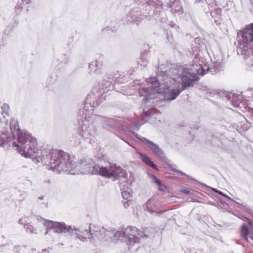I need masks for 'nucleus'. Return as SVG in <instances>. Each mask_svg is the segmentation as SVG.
Wrapping results in <instances>:
<instances>
[{"instance_id": "obj_32", "label": "nucleus", "mask_w": 253, "mask_h": 253, "mask_svg": "<svg viewBox=\"0 0 253 253\" xmlns=\"http://www.w3.org/2000/svg\"><path fill=\"white\" fill-rule=\"evenodd\" d=\"M73 45L72 42H69L64 46V48L66 49V53L71 54L72 53V48Z\"/></svg>"}, {"instance_id": "obj_43", "label": "nucleus", "mask_w": 253, "mask_h": 253, "mask_svg": "<svg viewBox=\"0 0 253 253\" xmlns=\"http://www.w3.org/2000/svg\"><path fill=\"white\" fill-rule=\"evenodd\" d=\"M245 108L249 112H251L252 114H253V108L250 107H248V106H246L245 107Z\"/></svg>"}, {"instance_id": "obj_59", "label": "nucleus", "mask_w": 253, "mask_h": 253, "mask_svg": "<svg viewBox=\"0 0 253 253\" xmlns=\"http://www.w3.org/2000/svg\"><path fill=\"white\" fill-rule=\"evenodd\" d=\"M46 251V249H44L42 250V251Z\"/></svg>"}, {"instance_id": "obj_48", "label": "nucleus", "mask_w": 253, "mask_h": 253, "mask_svg": "<svg viewBox=\"0 0 253 253\" xmlns=\"http://www.w3.org/2000/svg\"><path fill=\"white\" fill-rule=\"evenodd\" d=\"M47 82H48V84H50L51 83V77H49L47 79Z\"/></svg>"}, {"instance_id": "obj_14", "label": "nucleus", "mask_w": 253, "mask_h": 253, "mask_svg": "<svg viewBox=\"0 0 253 253\" xmlns=\"http://www.w3.org/2000/svg\"><path fill=\"white\" fill-rule=\"evenodd\" d=\"M145 15V11L143 10L142 13L140 8H132L126 15V19L128 22L138 25L142 22L144 18H146L149 20L153 18L152 17L147 18Z\"/></svg>"}, {"instance_id": "obj_16", "label": "nucleus", "mask_w": 253, "mask_h": 253, "mask_svg": "<svg viewBox=\"0 0 253 253\" xmlns=\"http://www.w3.org/2000/svg\"><path fill=\"white\" fill-rule=\"evenodd\" d=\"M91 224H90L89 226V234L90 237H88L90 241L92 244L94 243L93 241L95 238H97L98 240H104L106 237H110L111 234L115 231V230H106L103 227L101 228L98 227H95V230H91Z\"/></svg>"}, {"instance_id": "obj_21", "label": "nucleus", "mask_w": 253, "mask_h": 253, "mask_svg": "<svg viewBox=\"0 0 253 253\" xmlns=\"http://www.w3.org/2000/svg\"><path fill=\"white\" fill-rule=\"evenodd\" d=\"M117 117L114 118H108L106 120H104L102 123L103 126L105 129H108L109 128H114L117 125Z\"/></svg>"}, {"instance_id": "obj_44", "label": "nucleus", "mask_w": 253, "mask_h": 253, "mask_svg": "<svg viewBox=\"0 0 253 253\" xmlns=\"http://www.w3.org/2000/svg\"><path fill=\"white\" fill-rule=\"evenodd\" d=\"M181 192L184 194H190V191H189L187 189H182Z\"/></svg>"}, {"instance_id": "obj_53", "label": "nucleus", "mask_w": 253, "mask_h": 253, "mask_svg": "<svg viewBox=\"0 0 253 253\" xmlns=\"http://www.w3.org/2000/svg\"><path fill=\"white\" fill-rule=\"evenodd\" d=\"M57 70H59V71L62 72L63 69H61V67L60 68H57Z\"/></svg>"}, {"instance_id": "obj_13", "label": "nucleus", "mask_w": 253, "mask_h": 253, "mask_svg": "<svg viewBox=\"0 0 253 253\" xmlns=\"http://www.w3.org/2000/svg\"><path fill=\"white\" fill-rule=\"evenodd\" d=\"M130 133L133 136H135L141 142H144L147 147L161 159L166 158L165 154L163 150L161 149L157 144L148 140L145 137L139 136L138 134L134 131H131Z\"/></svg>"}, {"instance_id": "obj_5", "label": "nucleus", "mask_w": 253, "mask_h": 253, "mask_svg": "<svg viewBox=\"0 0 253 253\" xmlns=\"http://www.w3.org/2000/svg\"><path fill=\"white\" fill-rule=\"evenodd\" d=\"M142 231L138 230L136 227L128 226L123 232H116L113 237L116 240L126 242L129 246H132L135 243H138L140 239L136 236L137 234L143 238H150L152 236V229L149 228H142Z\"/></svg>"}, {"instance_id": "obj_42", "label": "nucleus", "mask_w": 253, "mask_h": 253, "mask_svg": "<svg viewBox=\"0 0 253 253\" xmlns=\"http://www.w3.org/2000/svg\"><path fill=\"white\" fill-rule=\"evenodd\" d=\"M248 223L250 227L253 229V221L251 219H248Z\"/></svg>"}, {"instance_id": "obj_22", "label": "nucleus", "mask_w": 253, "mask_h": 253, "mask_svg": "<svg viewBox=\"0 0 253 253\" xmlns=\"http://www.w3.org/2000/svg\"><path fill=\"white\" fill-rule=\"evenodd\" d=\"M140 156L143 162L154 169L158 170L157 166L151 160L149 157L142 153H140Z\"/></svg>"}, {"instance_id": "obj_10", "label": "nucleus", "mask_w": 253, "mask_h": 253, "mask_svg": "<svg viewBox=\"0 0 253 253\" xmlns=\"http://www.w3.org/2000/svg\"><path fill=\"white\" fill-rule=\"evenodd\" d=\"M138 5H144L143 10L145 11L147 18L152 17L156 20L161 21L164 15L163 2L160 0H133Z\"/></svg>"}, {"instance_id": "obj_49", "label": "nucleus", "mask_w": 253, "mask_h": 253, "mask_svg": "<svg viewBox=\"0 0 253 253\" xmlns=\"http://www.w3.org/2000/svg\"><path fill=\"white\" fill-rule=\"evenodd\" d=\"M249 236H250V238L253 240V234L250 233V234Z\"/></svg>"}, {"instance_id": "obj_51", "label": "nucleus", "mask_w": 253, "mask_h": 253, "mask_svg": "<svg viewBox=\"0 0 253 253\" xmlns=\"http://www.w3.org/2000/svg\"><path fill=\"white\" fill-rule=\"evenodd\" d=\"M44 196H40L39 198H38V199L39 200H43L44 199Z\"/></svg>"}, {"instance_id": "obj_25", "label": "nucleus", "mask_w": 253, "mask_h": 253, "mask_svg": "<svg viewBox=\"0 0 253 253\" xmlns=\"http://www.w3.org/2000/svg\"><path fill=\"white\" fill-rule=\"evenodd\" d=\"M31 0H18L15 6V12L18 14L23 8V6L25 4H28Z\"/></svg>"}, {"instance_id": "obj_1", "label": "nucleus", "mask_w": 253, "mask_h": 253, "mask_svg": "<svg viewBox=\"0 0 253 253\" xmlns=\"http://www.w3.org/2000/svg\"><path fill=\"white\" fill-rule=\"evenodd\" d=\"M200 79L194 72H191L188 70L183 68L182 70L180 80L182 88L179 89V83L173 84H166L160 82V85L158 86V90L155 87L152 83L150 82L148 87L141 88L139 89L138 93L140 96H143V100L146 105L149 104L151 106L158 101V95L164 96V100L170 102L176 98L182 90L188 87L193 86L194 83Z\"/></svg>"}, {"instance_id": "obj_45", "label": "nucleus", "mask_w": 253, "mask_h": 253, "mask_svg": "<svg viewBox=\"0 0 253 253\" xmlns=\"http://www.w3.org/2000/svg\"><path fill=\"white\" fill-rule=\"evenodd\" d=\"M218 201H219V203L223 205V206H225V205H227V204L225 202L223 201V200H222L221 199H218Z\"/></svg>"}, {"instance_id": "obj_3", "label": "nucleus", "mask_w": 253, "mask_h": 253, "mask_svg": "<svg viewBox=\"0 0 253 253\" xmlns=\"http://www.w3.org/2000/svg\"><path fill=\"white\" fill-rule=\"evenodd\" d=\"M5 126H6L5 122L0 120V146L4 147V145L14 139L17 136L18 143L17 144L15 142H12L13 147H17V150L20 153L26 152L28 156L31 155L34 153L36 150L35 147L36 144V139L29 132H23L20 130L17 120L12 119L10 121L9 126L11 136L8 134L7 130L2 131L1 129Z\"/></svg>"}, {"instance_id": "obj_60", "label": "nucleus", "mask_w": 253, "mask_h": 253, "mask_svg": "<svg viewBox=\"0 0 253 253\" xmlns=\"http://www.w3.org/2000/svg\"><path fill=\"white\" fill-rule=\"evenodd\" d=\"M171 26L173 27V26H174V25H173V24H172V25H171Z\"/></svg>"}, {"instance_id": "obj_47", "label": "nucleus", "mask_w": 253, "mask_h": 253, "mask_svg": "<svg viewBox=\"0 0 253 253\" xmlns=\"http://www.w3.org/2000/svg\"><path fill=\"white\" fill-rule=\"evenodd\" d=\"M18 223L20 224H23L25 225V223L23 222V219H19V220H18Z\"/></svg>"}, {"instance_id": "obj_34", "label": "nucleus", "mask_w": 253, "mask_h": 253, "mask_svg": "<svg viewBox=\"0 0 253 253\" xmlns=\"http://www.w3.org/2000/svg\"><path fill=\"white\" fill-rule=\"evenodd\" d=\"M175 3H176V4H178V5H177V9H172V11L173 12L178 13V14H182L183 12V8H182V6L180 4L179 1H176V2H175Z\"/></svg>"}, {"instance_id": "obj_36", "label": "nucleus", "mask_w": 253, "mask_h": 253, "mask_svg": "<svg viewBox=\"0 0 253 253\" xmlns=\"http://www.w3.org/2000/svg\"><path fill=\"white\" fill-rule=\"evenodd\" d=\"M1 109L3 110V111H4L5 113L7 114L8 113L9 106L8 104L4 103L1 107Z\"/></svg>"}, {"instance_id": "obj_19", "label": "nucleus", "mask_w": 253, "mask_h": 253, "mask_svg": "<svg viewBox=\"0 0 253 253\" xmlns=\"http://www.w3.org/2000/svg\"><path fill=\"white\" fill-rule=\"evenodd\" d=\"M103 63L101 61L94 60L88 65V68L91 73L100 74L102 72Z\"/></svg>"}, {"instance_id": "obj_23", "label": "nucleus", "mask_w": 253, "mask_h": 253, "mask_svg": "<svg viewBox=\"0 0 253 253\" xmlns=\"http://www.w3.org/2000/svg\"><path fill=\"white\" fill-rule=\"evenodd\" d=\"M147 52V50H143L141 52L140 59L138 61V64L143 67H145L147 65L148 60L146 58Z\"/></svg>"}, {"instance_id": "obj_29", "label": "nucleus", "mask_w": 253, "mask_h": 253, "mask_svg": "<svg viewBox=\"0 0 253 253\" xmlns=\"http://www.w3.org/2000/svg\"><path fill=\"white\" fill-rule=\"evenodd\" d=\"M24 228L27 232H29L31 234L37 233L36 229L33 225H30L29 223L25 224Z\"/></svg>"}, {"instance_id": "obj_2", "label": "nucleus", "mask_w": 253, "mask_h": 253, "mask_svg": "<svg viewBox=\"0 0 253 253\" xmlns=\"http://www.w3.org/2000/svg\"><path fill=\"white\" fill-rule=\"evenodd\" d=\"M37 142L35 146L36 150L31 155L28 156L27 153L22 152V154L26 158H36L38 162H42L43 165H49L53 171L60 172L62 170H68L76 167L74 157L62 150L49 149L46 145L42 149L37 148Z\"/></svg>"}, {"instance_id": "obj_26", "label": "nucleus", "mask_w": 253, "mask_h": 253, "mask_svg": "<svg viewBox=\"0 0 253 253\" xmlns=\"http://www.w3.org/2000/svg\"><path fill=\"white\" fill-rule=\"evenodd\" d=\"M57 60L59 62V64L61 65H66L70 62L69 57L67 54H62Z\"/></svg>"}, {"instance_id": "obj_35", "label": "nucleus", "mask_w": 253, "mask_h": 253, "mask_svg": "<svg viewBox=\"0 0 253 253\" xmlns=\"http://www.w3.org/2000/svg\"><path fill=\"white\" fill-rule=\"evenodd\" d=\"M26 247V246H20V245H16L13 248V251L16 253H20V251H22V248H25Z\"/></svg>"}, {"instance_id": "obj_15", "label": "nucleus", "mask_w": 253, "mask_h": 253, "mask_svg": "<svg viewBox=\"0 0 253 253\" xmlns=\"http://www.w3.org/2000/svg\"><path fill=\"white\" fill-rule=\"evenodd\" d=\"M208 5V9H205V11L208 17H211L214 21V22L217 25L220 24L221 20V13L222 9L221 8L213 7L214 5H216L215 0H205Z\"/></svg>"}, {"instance_id": "obj_24", "label": "nucleus", "mask_w": 253, "mask_h": 253, "mask_svg": "<svg viewBox=\"0 0 253 253\" xmlns=\"http://www.w3.org/2000/svg\"><path fill=\"white\" fill-rule=\"evenodd\" d=\"M250 234V230L246 224L242 225L241 229V236L247 242L248 241V236Z\"/></svg>"}, {"instance_id": "obj_37", "label": "nucleus", "mask_w": 253, "mask_h": 253, "mask_svg": "<svg viewBox=\"0 0 253 253\" xmlns=\"http://www.w3.org/2000/svg\"><path fill=\"white\" fill-rule=\"evenodd\" d=\"M122 196L124 199L127 200L129 197V193L126 191H124L122 192Z\"/></svg>"}, {"instance_id": "obj_38", "label": "nucleus", "mask_w": 253, "mask_h": 253, "mask_svg": "<svg viewBox=\"0 0 253 253\" xmlns=\"http://www.w3.org/2000/svg\"><path fill=\"white\" fill-rule=\"evenodd\" d=\"M167 38L168 41L170 44H173V36L171 35V33L167 32Z\"/></svg>"}, {"instance_id": "obj_41", "label": "nucleus", "mask_w": 253, "mask_h": 253, "mask_svg": "<svg viewBox=\"0 0 253 253\" xmlns=\"http://www.w3.org/2000/svg\"><path fill=\"white\" fill-rule=\"evenodd\" d=\"M177 172L180 173L181 175L186 176L187 179L195 181V180L194 178H191L190 176L187 175L186 173H185L181 171H177Z\"/></svg>"}, {"instance_id": "obj_57", "label": "nucleus", "mask_w": 253, "mask_h": 253, "mask_svg": "<svg viewBox=\"0 0 253 253\" xmlns=\"http://www.w3.org/2000/svg\"><path fill=\"white\" fill-rule=\"evenodd\" d=\"M209 204H210V205H214V206L215 205V204H213L212 202H210V203H209Z\"/></svg>"}, {"instance_id": "obj_50", "label": "nucleus", "mask_w": 253, "mask_h": 253, "mask_svg": "<svg viewBox=\"0 0 253 253\" xmlns=\"http://www.w3.org/2000/svg\"><path fill=\"white\" fill-rule=\"evenodd\" d=\"M32 251V252L31 253H40V252L37 253L36 251V250H35V249H33Z\"/></svg>"}, {"instance_id": "obj_30", "label": "nucleus", "mask_w": 253, "mask_h": 253, "mask_svg": "<svg viewBox=\"0 0 253 253\" xmlns=\"http://www.w3.org/2000/svg\"><path fill=\"white\" fill-rule=\"evenodd\" d=\"M225 196H224V197L227 198L228 199H229V200L231 201H234V202L237 205V207L239 208H240V209H246V210H249V207H248L247 205H244L243 204H240L237 202H236L235 201H234L232 199H231L230 197H229L228 195H227L226 194H225Z\"/></svg>"}, {"instance_id": "obj_12", "label": "nucleus", "mask_w": 253, "mask_h": 253, "mask_svg": "<svg viewBox=\"0 0 253 253\" xmlns=\"http://www.w3.org/2000/svg\"><path fill=\"white\" fill-rule=\"evenodd\" d=\"M144 101L143 100L142 103L140 107V115L141 116V120L143 123L140 124L138 122H135L133 124L134 127L136 130H138L141 125L148 122L151 116L155 114L156 111L154 107L155 105L151 106L149 104H147L145 106Z\"/></svg>"}, {"instance_id": "obj_33", "label": "nucleus", "mask_w": 253, "mask_h": 253, "mask_svg": "<svg viewBox=\"0 0 253 253\" xmlns=\"http://www.w3.org/2000/svg\"><path fill=\"white\" fill-rule=\"evenodd\" d=\"M146 209H145V211H147L151 213H153L154 212H155L154 211L151 209V208L149 207V202L148 201L146 204ZM166 211H159L156 212V214L158 215H160L162 213L165 212Z\"/></svg>"}, {"instance_id": "obj_54", "label": "nucleus", "mask_w": 253, "mask_h": 253, "mask_svg": "<svg viewBox=\"0 0 253 253\" xmlns=\"http://www.w3.org/2000/svg\"><path fill=\"white\" fill-rule=\"evenodd\" d=\"M201 1V0H196L195 2L196 3H199Z\"/></svg>"}, {"instance_id": "obj_8", "label": "nucleus", "mask_w": 253, "mask_h": 253, "mask_svg": "<svg viewBox=\"0 0 253 253\" xmlns=\"http://www.w3.org/2000/svg\"><path fill=\"white\" fill-rule=\"evenodd\" d=\"M92 172L107 178H114L124 182L127 180L126 171L116 164L109 163L108 166L104 167L96 165L92 167Z\"/></svg>"}, {"instance_id": "obj_46", "label": "nucleus", "mask_w": 253, "mask_h": 253, "mask_svg": "<svg viewBox=\"0 0 253 253\" xmlns=\"http://www.w3.org/2000/svg\"><path fill=\"white\" fill-rule=\"evenodd\" d=\"M124 206L125 208H127L129 206V204L127 202H125L124 203Z\"/></svg>"}, {"instance_id": "obj_52", "label": "nucleus", "mask_w": 253, "mask_h": 253, "mask_svg": "<svg viewBox=\"0 0 253 253\" xmlns=\"http://www.w3.org/2000/svg\"><path fill=\"white\" fill-rule=\"evenodd\" d=\"M159 190L160 191H163V192H164L165 191V190L163 188H162L161 187H159Z\"/></svg>"}, {"instance_id": "obj_9", "label": "nucleus", "mask_w": 253, "mask_h": 253, "mask_svg": "<svg viewBox=\"0 0 253 253\" xmlns=\"http://www.w3.org/2000/svg\"><path fill=\"white\" fill-rule=\"evenodd\" d=\"M163 68L159 66L157 76L153 78L150 80L149 82L152 83V84L155 85L156 90L158 89V86L160 85V82H164L166 84H173L177 82V78L181 77V75L179 76V72L176 68L174 67H166L165 70H161Z\"/></svg>"}, {"instance_id": "obj_55", "label": "nucleus", "mask_w": 253, "mask_h": 253, "mask_svg": "<svg viewBox=\"0 0 253 253\" xmlns=\"http://www.w3.org/2000/svg\"><path fill=\"white\" fill-rule=\"evenodd\" d=\"M251 4L253 6V0H249Z\"/></svg>"}, {"instance_id": "obj_31", "label": "nucleus", "mask_w": 253, "mask_h": 253, "mask_svg": "<svg viewBox=\"0 0 253 253\" xmlns=\"http://www.w3.org/2000/svg\"><path fill=\"white\" fill-rule=\"evenodd\" d=\"M150 177L151 178L153 182H154L156 185L159 186V187L162 186L163 183L161 181L159 180L156 176H155L153 174L149 173Z\"/></svg>"}, {"instance_id": "obj_27", "label": "nucleus", "mask_w": 253, "mask_h": 253, "mask_svg": "<svg viewBox=\"0 0 253 253\" xmlns=\"http://www.w3.org/2000/svg\"><path fill=\"white\" fill-rule=\"evenodd\" d=\"M118 28V25L116 22H112L110 25L106 26L103 29V31H111L112 32H115Z\"/></svg>"}, {"instance_id": "obj_58", "label": "nucleus", "mask_w": 253, "mask_h": 253, "mask_svg": "<svg viewBox=\"0 0 253 253\" xmlns=\"http://www.w3.org/2000/svg\"><path fill=\"white\" fill-rule=\"evenodd\" d=\"M176 169H172V171H176Z\"/></svg>"}, {"instance_id": "obj_39", "label": "nucleus", "mask_w": 253, "mask_h": 253, "mask_svg": "<svg viewBox=\"0 0 253 253\" xmlns=\"http://www.w3.org/2000/svg\"><path fill=\"white\" fill-rule=\"evenodd\" d=\"M6 44V38L2 37L0 39V47L4 46Z\"/></svg>"}, {"instance_id": "obj_4", "label": "nucleus", "mask_w": 253, "mask_h": 253, "mask_svg": "<svg viewBox=\"0 0 253 253\" xmlns=\"http://www.w3.org/2000/svg\"><path fill=\"white\" fill-rule=\"evenodd\" d=\"M112 82L113 80L111 81L103 79L99 84V88L96 91L97 94L94 93L95 90L94 89L87 95L84 103V108L80 109L79 113L81 115H82V113L83 115L84 114L86 115V112L93 111V108L100 105L102 101V95L109 90L113 89L114 85Z\"/></svg>"}, {"instance_id": "obj_56", "label": "nucleus", "mask_w": 253, "mask_h": 253, "mask_svg": "<svg viewBox=\"0 0 253 253\" xmlns=\"http://www.w3.org/2000/svg\"><path fill=\"white\" fill-rule=\"evenodd\" d=\"M192 201L194 202H198V201L197 200H196V199L193 200Z\"/></svg>"}, {"instance_id": "obj_40", "label": "nucleus", "mask_w": 253, "mask_h": 253, "mask_svg": "<svg viewBox=\"0 0 253 253\" xmlns=\"http://www.w3.org/2000/svg\"><path fill=\"white\" fill-rule=\"evenodd\" d=\"M212 190L215 192L216 193L223 196H225V194H224V193H223L222 192H221V191L217 189H215V188H212Z\"/></svg>"}, {"instance_id": "obj_17", "label": "nucleus", "mask_w": 253, "mask_h": 253, "mask_svg": "<svg viewBox=\"0 0 253 253\" xmlns=\"http://www.w3.org/2000/svg\"><path fill=\"white\" fill-rule=\"evenodd\" d=\"M225 98L227 100L229 101L235 107H241L240 105H243L242 103L243 98L240 95L229 92L225 94Z\"/></svg>"}, {"instance_id": "obj_11", "label": "nucleus", "mask_w": 253, "mask_h": 253, "mask_svg": "<svg viewBox=\"0 0 253 253\" xmlns=\"http://www.w3.org/2000/svg\"><path fill=\"white\" fill-rule=\"evenodd\" d=\"M46 227V231L44 235H46L51 230H53L54 233H64L67 236H73L75 235V230L76 228L71 225H67L63 222L53 221L46 220L44 223Z\"/></svg>"}, {"instance_id": "obj_18", "label": "nucleus", "mask_w": 253, "mask_h": 253, "mask_svg": "<svg viewBox=\"0 0 253 253\" xmlns=\"http://www.w3.org/2000/svg\"><path fill=\"white\" fill-rule=\"evenodd\" d=\"M78 132L79 134L84 139L86 140L89 139V140H92L91 137L93 136V130L90 127L84 124L81 128L78 129Z\"/></svg>"}, {"instance_id": "obj_6", "label": "nucleus", "mask_w": 253, "mask_h": 253, "mask_svg": "<svg viewBox=\"0 0 253 253\" xmlns=\"http://www.w3.org/2000/svg\"><path fill=\"white\" fill-rule=\"evenodd\" d=\"M237 53L247 57L253 53V22L237 33Z\"/></svg>"}, {"instance_id": "obj_28", "label": "nucleus", "mask_w": 253, "mask_h": 253, "mask_svg": "<svg viewBox=\"0 0 253 253\" xmlns=\"http://www.w3.org/2000/svg\"><path fill=\"white\" fill-rule=\"evenodd\" d=\"M94 163H95L94 159H92L91 158H90L88 157H86V158H84V159H81V161H80V163L84 166H86V165L91 166Z\"/></svg>"}, {"instance_id": "obj_61", "label": "nucleus", "mask_w": 253, "mask_h": 253, "mask_svg": "<svg viewBox=\"0 0 253 253\" xmlns=\"http://www.w3.org/2000/svg\"><path fill=\"white\" fill-rule=\"evenodd\" d=\"M6 31H4V34H6Z\"/></svg>"}, {"instance_id": "obj_20", "label": "nucleus", "mask_w": 253, "mask_h": 253, "mask_svg": "<svg viewBox=\"0 0 253 253\" xmlns=\"http://www.w3.org/2000/svg\"><path fill=\"white\" fill-rule=\"evenodd\" d=\"M89 234V230L87 229L82 230L79 228H76L75 230V235H76V238L80 239L82 242L86 241V236Z\"/></svg>"}, {"instance_id": "obj_7", "label": "nucleus", "mask_w": 253, "mask_h": 253, "mask_svg": "<svg viewBox=\"0 0 253 253\" xmlns=\"http://www.w3.org/2000/svg\"><path fill=\"white\" fill-rule=\"evenodd\" d=\"M193 62L192 66H196V69L198 75L203 76L207 73L215 75L222 70V65L220 62H214L211 66L204 62V58L200 54V50L196 48L193 53Z\"/></svg>"}]
</instances>
